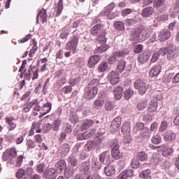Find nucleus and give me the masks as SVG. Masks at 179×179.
I'll return each mask as SVG.
<instances>
[{
  "mask_svg": "<svg viewBox=\"0 0 179 179\" xmlns=\"http://www.w3.org/2000/svg\"><path fill=\"white\" fill-rule=\"evenodd\" d=\"M162 160V155L160 154L153 153L150 162L152 164H159Z\"/></svg>",
  "mask_w": 179,
  "mask_h": 179,
  "instance_id": "obj_31",
  "label": "nucleus"
},
{
  "mask_svg": "<svg viewBox=\"0 0 179 179\" xmlns=\"http://www.w3.org/2000/svg\"><path fill=\"white\" fill-rule=\"evenodd\" d=\"M134 88L136 90H138V92L141 96H143L149 89V85L143 82L142 79H137L134 82Z\"/></svg>",
  "mask_w": 179,
  "mask_h": 179,
  "instance_id": "obj_2",
  "label": "nucleus"
},
{
  "mask_svg": "<svg viewBox=\"0 0 179 179\" xmlns=\"http://www.w3.org/2000/svg\"><path fill=\"white\" fill-rule=\"evenodd\" d=\"M173 152H174V150L172 148H168L163 150L162 155H164V157H169V156H171Z\"/></svg>",
  "mask_w": 179,
  "mask_h": 179,
  "instance_id": "obj_55",
  "label": "nucleus"
},
{
  "mask_svg": "<svg viewBox=\"0 0 179 179\" xmlns=\"http://www.w3.org/2000/svg\"><path fill=\"white\" fill-rule=\"evenodd\" d=\"M156 110H157V102H151L150 103V106L148 107V111H150V113H153L156 111Z\"/></svg>",
  "mask_w": 179,
  "mask_h": 179,
  "instance_id": "obj_53",
  "label": "nucleus"
},
{
  "mask_svg": "<svg viewBox=\"0 0 179 179\" xmlns=\"http://www.w3.org/2000/svg\"><path fill=\"white\" fill-rule=\"evenodd\" d=\"M140 32H141V29H134L131 33V41H138V40H140Z\"/></svg>",
  "mask_w": 179,
  "mask_h": 179,
  "instance_id": "obj_30",
  "label": "nucleus"
},
{
  "mask_svg": "<svg viewBox=\"0 0 179 179\" xmlns=\"http://www.w3.org/2000/svg\"><path fill=\"white\" fill-rule=\"evenodd\" d=\"M104 106V99L101 97H98L93 103L94 108L99 110Z\"/></svg>",
  "mask_w": 179,
  "mask_h": 179,
  "instance_id": "obj_28",
  "label": "nucleus"
},
{
  "mask_svg": "<svg viewBox=\"0 0 179 179\" xmlns=\"http://www.w3.org/2000/svg\"><path fill=\"white\" fill-rule=\"evenodd\" d=\"M108 69V64L106 62H101L98 66L99 72L103 73Z\"/></svg>",
  "mask_w": 179,
  "mask_h": 179,
  "instance_id": "obj_38",
  "label": "nucleus"
},
{
  "mask_svg": "<svg viewBox=\"0 0 179 179\" xmlns=\"http://www.w3.org/2000/svg\"><path fill=\"white\" fill-rule=\"evenodd\" d=\"M26 176L24 172V169H21L17 171L16 178H22L23 176Z\"/></svg>",
  "mask_w": 179,
  "mask_h": 179,
  "instance_id": "obj_63",
  "label": "nucleus"
},
{
  "mask_svg": "<svg viewBox=\"0 0 179 179\" xmlns=\"http://www.w3.org/2000/svg\"><path fill=\"white\" fill-rule=\"evenodd\" d=\"M67 162L71 164V166H73V167H76V166H78V159L73 156L71 155L68 159Z\"/></svg>",
  "mask_w": 179,
  "mask_h": 179,
  "instance_id": "obj_44",
  "label": "nucleus"
},
{
  "mask_svg": "<svg viewBox=\"0 0 179 179\" xmlns=\"http://www.w3.org/2000/svg\"><path fill=\"white\" fill-rule=\"evenodd\" d=\"M103 29H104V25L101 24H98L96 25H94L90 31L91 36H97V34H99L101 31H103Z\"/></svg>",
  "mask_w": 179,
  "mask_h": 179,
  "instance_id": "obj_14",
  "label": "nucleus"
},
{
  "mask_svg": "<svg viewBox=\"0 0 179 179\" xmlns=\"http://www.w3.org/2000/svg\"><path fill=\"white\" fill-rule=\"evenodd\" d=\"M17 153L16 152V148H13L10 149H7L5 152L3 154V160L6 162L9 160V159H13V157H16Z\"/></svg>",
  "mask_w": 179,
  "mask_h": 179,
  "instance_id": "obj_6",
  "label": "nucleus"
},
{
  "mask_svg": "<svg viewBox=\"0 0 179 179\" xmlns=\"http://www.w3.org/2000/svg\"><path fill=\"white\" fill-rule=\"evenodd\" d=\"M115 103L114 102L107 100L105 103V108L107 111H111L114 108Z\"/></svg>",
  "mask_w": 179,
  "mask_h": 179,
  "instance_id": "obj_42",
  "label": "nucleus"
},
{
  "mask_svg": "<svg viewBox=\"0 0 179 179\" xmlns=\"http://www.w3.org/2000/svg\"><path fill=\"white\" fill-rule=\"evenodd\" d=\"M72 176H73V168L72 166L66 167L64 171L65 178L69 179Z\"/></svg>",
  "mask_w": 179,
  "mask_h": 179,
  "instance_id": "obj_35",
  "label": "nucleus"
},
{
  "mask_svg": "<svg viewBox=\"0 0 179 179\" xmlns=\"http://www.w3.org/2000/svg\"><path fill=\"white\" fill-rule=\"evenodd\" d=\"M167 52H169V46L160 48L157 53L159 54V57L160 56L163 57L166 55Z\"/></svg>",
  "mask_w": 179,
  "mask_h": 179,
  "instance_id": "obj_54",
  "label": "nucleus"
},
{
  "mask_svg": "<svg viewBox=\"0 0 179 179\" xmlns=\"http://www.w3.org/2000/svg\"><path fill=\"white\" fill-rule=\"evenodd\" d=\"M104 172L106 176L110 177L111 176H113V174H115V168H114L113 166L108 165L104 168Z\"/></svg>",
  "mask_w": 179,
  "mask_h": 179,
  "instance_id": "obj_29",
  "label": "nucleus"
},
{
  "mask_svg": "<svg viewBox=\"0 0 179 179\" xmlns=\"http://www.w3.org/2000/svg\"><path fill=\"white\" fill-rule=\"evenodd\" d=\"M151 142L154 145H159V143H162V137L159 135L153 136L151 138Z\"/></svg>",
  "mask_w": 179,
  "mask_h": 179,
  "instance_id": "obj_49",
  "label": "nucleus"
},
{
  "mask_svg": "<svg viewBox=\"0 0 179 179\" xmlns=\"http://www.w3.org/2000/svg\"><path fill=\"white\" fill-rule=\"evenodd\" d=\"M100 61V56L99 55H93L88 59V66L89 68H93L94 65L97 64Z\"/></svg>",
  "mask_w": 179,
  "mask_h": 179,
  "instance_id": "obj_23",
  "label": "nucleus"
},
{
  "mask_svg": "<svg viewBox=\"0 0 179 179\" xmlns=\"http://www.w3.org/2000/svg\"><path fill=\"white\" fill-rule=\"evenodd\" d=\"M165 142H173L176 139V134L173 131L169 130L164 135Z\"/></svg>",
  "mask_w": 179,
  "mask_h": 179,
  "instance_id": "obj_20",
  "label": "nucleus"
},
{
  "mask_svg": "<svg viewBox=\"0 0 179 179\" xmlns=\"http://www.w3.org/2000/svg\"><path fill=\"white\" fill-rule=\"evenodd\" d=\"M151 171L150 169H147L142 171V174L143 176V178L145 179H152V176H150Z\"/></svg>",
  "mask_w": 179,
  "mask_h": 179,
  "instance_id": "obj_59",
  "label": "nucleus"
},
{
  "mask_svg": "<svg viewBox=\"0 0 179 179\" xmlns=\"http://www.w3.org/2000/svg\"><path fill=\"white\" fill-rule=\"evenodd\" d=\"M107 79L111 85H117L120 82V73L112 71L108 74Z\"/></svg>",
  "mask_w": 179,
  "mask_h": 179,
  "instance_id": "obj_8",
  "label": "nucleus"
},
{
  "mask_svg": "<svg viewBox=\"0 0 179 179\" xmlns=\"http://www.w3.org/2000/svg\"><path fill=\"white\" fill-rule=\"evenodd\" d=\"M90 166L94 171H98L101 168V164L99 162L97 157H93L89 161Z\"/></svg>",
  "mask_w": 179,
  "mask_h": 179,
  "instance_id": "obj_9",
  "label": "nucleus"
},
{
  "mask_svg": "<svg viewBox=\"0 0 179 179\" xmlns=\"http://www.w3.org/2000/svg\"><path fill=\"white\" fill-rule=\"evenodd\" d=\"M47 17H48L47 11L45 10H42L37 15L36 22L38 23V19H40V20L42 21V23H45V22H47Z\"/></svg>",
  "mask_w": 179,
  "mask_h": 179,
  "instance_id": "obj_22",
  "label": "nucleus"
},
{
  "mask_svg": "<svg viewBox=\"0 0 179 179\" xmlns=\"http://www.w3.org/2000/svg\"><path fill=\"white\" fill-rule=\"evenodd\" d=\"M99 161L101 163H103V164H110V163H112L113 157L110 152H102L99 157Z\"/></svg>",
  "mask_w": 179,
  "mask_h": 179,
  "instance_id": "obj_7",
  "label": "nucleus"
},
{
  "mask_svg": "<svg viewBox=\"0 0 179 179\" xmlns=\"http://www.w3.org/2000/svg\"><path fill=\"white\" fill-rule=\"evenodd\" d=\"M162 72V66L160 65L155 66L150 71V78H156Z\"/></svg>",
  "mask_w": 179,
  "mask_h": 179,
  "instance_id": "obj_18",
  "label": "nucleus"
},
{
  "mask_svg": "<svg viewBox=\"0 0 179 179\" xmlns=\"http://www.w3.org/2000/svg\"><path fill=\"white\" fill-rule=\"evenodd\" d=\"M57 169L59 170H64L66 167V162L64 160H59L55 164Z\"/></svg>",
  "mask_w": 179,
  "mask_h": 179,
  "instance_id": "obj_47",
  "label": "nucleus"
},
{
  "mask_svg": "<svg viewBox=\"0 0 179 179\" xmlns=\"http://www.w3.org/2000/svg\"><path fill=\"white\" fill-rule=\"evenodd\" d=\"M80 82V76H76L73 78H71L69 82V85L71 86H75L77 83H79Z\"/></svg>",
  "mask_w": 179,
  "mask_h": 179,
  "instance_id": "obj_52",
  "label": "nucleus"
},
{
  "mask_svg": "<svg viewBox=\"0 0 179 179\" xmlns=\"http://www.w3.org/2000/svg\"><path fill=\"white\" fill-rule=\"evenodd\" d=\"M90 165H89L87 163L84 162L83 164V174H85V176H90V178H92V173L90 172Z\"/></svg>",
  "mask_w": 179,
  "mask_h": 179,
  "instance_id": "obj_33",
  "label": "nucleus"
},
{
  "mask_svg": "<svg viewBox=\"0 0 179 179\" xmlns=\"http://www.w3.org/2000/svg\"><path fill=\"white\" fill-rule=\"evenodd\" d=\"M6 122L9 125L8 131H14L16 128L15 118L13 117H8L6 118Z\"/></svg>",
  "mask_w": 179,
  "mask_h": 179,
  "instance_id": "obj_27",
  "label": "nucleus"
},
{
  "mask_svg": "<svg viewBox=\"0 0 179 179\" xmlns=\"http://www.w3.org/2000/svg\"><path fill=\"white\" fill-rule=\"evenodd\" d=\"M122 132L124 135H129V132H131V123L127 122L122 126Z\"/></svg>",
  "mask_w": 179,
  "mask_h": 179,
  "instance_id": "obj_32",
  "label": "nucleus"
},
{
  "mask_svg": "<svg viewBox=\"0 0 179 179\" xmlns=\"http://www.w3.org/2000/svg\"><path fill=\"white\" fill-rule=\"evenodd\" d=\"M37 50H38V47L37 46V42L34 41V45H33V48L29 51V57H30L31 58H33Z\"/></svg>",
  "mask_w": 179,
  "mask_h": 179,
  "instance_id": "obj_45",
  "label": "nucleus"
},
{
  "mask_svg": "<svg viewBox=\"0 0 179 179\" xmlns=\"http://www.w3.org/2000/svg\"><path fill=\"white\" fill-rule=\"evenodd\" d=\"M142 50H143V45H136L134 47V51L135 54H139V52H141Z\"/></svg>",
  "mask_w": 179,
  "mask_h": 179,
  "instance_id": "obj_64",
  "label": "nucleus"
},
{
  "mask_svg": "<svg viewBox=\"0 0 179 179\" xmlns=\"http://www.w3.org/2000/svg\"><path fill=\"white\" fill-rule=\"evenodd\" d=\"M150 37V33L146 28H140V41H146Z\"/></svg>",
  "mask_w": 179,
  "mask_h": 179,
  "instance_id": "obj_13",
  "label": "nucleus"
},
{
  "mask_svg": "<svg viewBox=\"0 0 179 179\" xmlns=\"http://www.w3.org/2000/svg\"><path fill=\"white\" fill-rule=\"evenodd\" d=\"M99 83V80L94 78L90 81V83L87 85L85 90V97L87 99V100H92L97 96V93H99V89L97 86Z\"/></svg>",
  "mask_w": 179,
  "mask_h": 179,
  "instance_id": "obj_1",
  "label": "nucleus"
},
{
  "mask_svg": "<svg viewBox=\"0 0 179 179\" xmlns=\"http://www.w3.org/2000/svg\"><path fill=\"white\" fill-rule=\"evenodd\" d=\"M178 12H179V6H177L176 4L173 8H171L169 11L171 17H176V16L178 15Z\"/></svg>",
  "mask_w": 179,
  "mask_h": 179,
  "instance_id": "obj_39",
  "label": "nucleus"
},
{
  "mask_svg": "<svg viewBox=\"0 0 179 179\" xmlns=\"http://www.w3.org/2000/svg\"><path fill=\"white\" fill-rule=\"evenodd\" d=\"M115 28L120 31H122V30H125V25H124V22L121 21H117L114 23Z\"/></svg>",
  "mask_w": 179,
  "mask_h": 179,
  "instance_id": "obj_40",
  "label": "nucleus"
},
{
  "mask_svg": "<svg viewBox=\"0 0 179 179\" xmlns=\"http://www.w3.org/2000/svg\"><path fill=\"white\" fill-rule=\"evenodd\" d=\"M137 159L141 162H146L148 160V154L145 152H140L137 155Z\"/></svg>",
  "mask_w": 179,
  "mask_h": 179,
  "instance_id": "obj_43",
  "label": "nucleus"
},
{
  "mask_svg": "<svg viewBox=\"0 0 179 179\" xmlns=\"http://www.w3.org/2000/svg\"><path fill=\"white\" fill-rule=\"evenodd\" d=\"M43 176L47 179H56L57 171L52 168H50L44 171Z\"/></svg>",
  "mask_w": 179,
  "mask_h": 179,
  "instance_id": "obj_12",
  "label": "nucleus"
},
{
  "mask_svg": "<svg viewBox=\"0 0 179 179\" xmlns=\"http://www.w3.org/2000/svg\"><path fill=\"white\" fill-rule=\"evenodd\" d=\"M61 125V120H57L53 123L52 131H58Z\"/></svg>",
  "mask_w": 179,
  "mask_h": 179,
  "instance_id": "obj_61",
  "label": "nucleus"
},
{
  "mask_svg": "<svg viewBox=\"0 0 179 179\" xmlns=\"http://www.w3.org/2000/svg\"><path fill=\"white\" fill-rule=\"evenodd\" d=\"M110 13H111L104 8L103 10L100 13V16L108 17V19H114V17H110Z\"/></svg>",
  "mask_w": 179,
  "mask_h": 179,
  "instance_id": "obj_58",
  "label": "nucleus"
},
{
  "mask_svg": "<svg viewBox=\"0 0 179 179\" xmlns=\"http://www.w3.org/2000/svg\"><path fill=\"white\" fill-rule=\"evenodd\" d=\"M73 179H101V177H100L97 173H94L91 178L90 176H86L85 174L80 173L76 175Z\"/></svg>",
  "mask_w": 179,
  "mask_h": 179,
  "instance_id": "obj_15",
  "label": "nucleus"
},
{
  "mask_svg": "<svg viewBox=\"0 0 179 179\" xmlns=\"http://www.w3.org/2000/svg\"><path fill=\"white\" fill-rule=\"evenodd\" d=\"M94 148V143L93 141H88L85 145V148L86 149V150H88V152H90V150H92Z\"/></svg>",
  "mask_w": 179,
  "mask_h": 179,
  "instance_id": "obj_57",
  "label": "nucleus"
},
{
  "mask_svg": "<svg viewBox=\"0 0 179 179\" xmlns=\"http://www.w3.org/2000/svg\"><path fill=\"white\" fill-rule=\"evenodd\" d=\"M101 33V34L98 35V41L102 44H104L107 42V38H106V31L103 30Z\"/></svg>",
  "mask_w": 179,
  "mask_h": 179,
  "instance_id": "obj_37",
  "label": "nucleus"
},
{
  "mask_svg": "<svg viewBox=\"0 0 179 179\" xmlns=\"http://www.w3.org/2000/svg\"><path fill=\"white\" fill-rule=\"evenodd\" d=\"M69 150H71V147L69 144L64 143L58 149V155H59L62 157H65L69 153Z\"/></svg>",
  "mask_w": 179,
  "mask_h": 179,
  "instance_id": "obj_10",
  "label": "nucleus"
},
{
  "mask_svg": "<svg viewBox=\"0 0 179 179\" xmlns=\"http://www.w3.org/2000/svg\"><path fill=\"white\" fill-rule=\"evenodd\" d=\"M112 152H111V155H112V157H113V159H115L116 160L120 159V157H121L122 155L121 152H120V143L118 142V141L115 140L113 141V144H112Z\"/></svg>",
  "mask_w": 179,
  "mask_h": 179,
  "instance_id": "obj_3",
  "label": "nucleus"
},
{
  "mask_svg": "<svg viewBox=\"0 0 179 179\" xmlns=\"http://www.w3.org/2000/svg\"><path fill=\"white\" fill-rule=\"evenodd\" d=\"M64 10V3L62 0H59L57 5V11L56 13V16H59L61 13H62V10Z\"/></svg>",
  "mask_w": 179,
  "mask_h": 179,
  "instance_id": "obj_50",
  "label": "nucleus"
},
{
  "mask_svg": "<svg viewBox=\"0 0 179 179\" xmlns=\"http://www.w3.org/2000/svg\"><path fill=\"white\" fill-rule=\"evenodd\" d=\"M34 104H36V103L35 102L29 103L27 105L24 106V108H22V112L23 113H29V111H30V108H31V107H33Z\"/></svg>",
  "mask_w": 179,
  "mask_h": 179,
  "instance_id": "obj_56",
  "label": "nucleus"
},
{
  "mask_svg": "<svg viewBox=\"0 0 179 179\" xmlns=\"http://www.w3.org/2000/svg\"><path fill=\"white\" fill-rule=\"evenodd\" d=\"M78 41L79 38L74 35L72 39L66 44L65 49L75 51L78 47Z\"/></svg>",
  "mask_w": 179,
  "mask_h": 179,
  "instance_id": "obj_5",
  "label": "nucleus"
},
{
  "mask_svg": "<svg viewBox=\"0 0 179 179\" xmlns=\"http://www.w3.org/2000/svg\"><path fill=\"white\" fill-rule=\"evenodd\" d=\"M150 58V52L149 50L143 51L141 54L138 55V61L140 64H145L148 62Z\"/></svg>",
  "mask_w": 179,
  "mask_h": 179,
  "instance_id": "obj_11",
  "label": "nucleus"
},
{
  "mask_svg": "<svg viewBox=\"0 0 179 179\" xmlns=\"http://www.w3.org/2000/svg\"><path fill=\"white\" fill-rule=\"evenodd\" d=\"M92 136L90 131H85L78 137V141H83L85 139H89Z\"/></svg>",
  "mask_w": 179,
  "mask_h": 179,
  "instance_id": "obj_48",
  "label": "nucleus"
},
{
  "mask_svg": "<svg viewBox=\"0 0 179 179\" xmlns=\"http://www.w3.org/2000/svg\"><path fill=\"white\" fill-rule=\"evenodd\" d=\"M41 117H43V115H45V114H48L50 111H51V103L48 102L45 103L41 108Z\"/></svg>",
  "mask_w": 179,
  "mask_h": 179,
  "instance_id": "obj_25",
  "label": "nucleus"
},
{
  "mask_svg": "<svg viewBox=\"0 0 179 179\" xmlns=\"http://www.w3.org/2000/svg\"><path fill=\"white\" fill-rule=\"evenodd\" d=\"M164 2H166V0H155L153 6L156 9H160V8H163Z\"/></svg>",
  "mask_w": 179,
  "mask_h": 179,
  "instance_id": "obj_41",
  "label": "nucleus"
},
{
  "mask_svg": "<svg viewBox=\"0 0 179 179\" xmlns=\"http://www.w3.org/2000/svg\"><path fill=\"white\" fill-rule=\"evenodd\" d=\"M134 90L131 89H127L125 90L124 93L125 100H129V99L134 96Z\"/></svg>",
  "mask_w": 179,
  "mask_h": 179,
  "instance_id": "obj_46",
  "label": "nucleus"
},
{
  "mask_svg": "<svg viewBox=\"0 0 179 179\" xmlns=\"http://www.w3.org/2000/svg\"><path fill=\"white\" fill-rule=\"evenodd\" d=\"M125 61L124 60H120L118 63L117 71V72H122L125 69Z\"/></svg>",
  "mask_w": 179,
  "mask_h": 179,
  "instance_id": "obj_51",
  "label": "nucleus"
},
{
  "mask_svg": "<svg viewBox=\"0 0 179 179\" xmlns=\"http://www.w3.org/2000/svg\"><path fill=\"white\" fill-rule=\"evenodd\" d=\"M168 50L167 58L168 59H173V58L177 55V50L176 48H174V46H173V45H169Z\"/></svg>",
  "mask_w": 179,
  "mask_h": 179,
  "instance_id": "obj_26",
  "label": "nucleus"
},
{
  "mask_svg": "<svg viewBox=\"0 0 179 179\" xmlns=\"http://www.w3.org/2000/svg\"><path fill=\"white\" fill-rule=\"evenodd\" d=\"M153 13H155V9H153V7L148 6L143 10L142 16L143 17H149L150 16H152Z\"/></svg>",
  "mask_w": 179,
  "mask_h": 179,
  "instance_id": "obj_24",
  "label": "nucleus"
},
{
  "mask_svg": "<svg viewBox=\"0 0 179 179\" xmlns=\"http://www.w3.org/2000/svg\"><path fill=\"white\" fill-rule=\"evenodd\" d=\"M113 93L115 100H121V99H122V95L124 94V89L122 87H117L115 88Z\"/></svg>",
  "mask_w": 179,
  "mask_h": 179,
  "instance_id": "obj_19",
  "label": "nucleus"
},
{
  "mask_svg": "<svg viewBox=\"0 0 179 179\" xmlns=\"http://www.w3.org/2000/svg\"><path fill=\"white\" fill-rule=\"evenodd\" d=\"M129 54V50L128 49H125L124 50H119L113 54V57L116 60L118 61L121 57H124L125 55H128Z\"/></svg>",
  "mask_w": 179,
  "mask_h": 179,
  "instance_id": "obj_21",
  "label": "nucleus"
},
{
  "mask_svg": "<svg viewBox=\"0 0 179 179\" xmlns=\"http://www.w3.org/2000/svg\"><path fill=\"white\" fill-rule=\"evenodd\" d=\"M32 128L37 134H40V132H41V129H40V123L34 122L32 124Z\"/></svg>",
  "mask_w": 179,
  "mask_h": 179,
  "instance_id": "obj_60",
  "label": "nucleus"
},
{
  "mask_svg": "<svg viewBox=\"0 0 179 179\" xmlns=\"http://www.w3.org/2000/svg\"><path fill=\"white\" fill-rule=\"evenodd\" d=\"M171 36V32L167 29H164L159 32V41H166V40H169Z\"/></svg>",
  "mask_w": 179,
  "mask_h": 179,
  "instance_id": "obj_17",
  "label": "nucleus"
},
{
  "mask_svg": "<svg viewBox=\"0 0 179 179\" xmlns=\"http://www.w3.org/2000/svg\"><path fill=\"white\" fill-rule=\"evenodd\" d=\"M134 171L132 169H128L123 171L118 176L119 179H128L131 177H134Z\"/></svg>",
  "mask_w": 179,
  "mask_h": 179,
  "instance_id": "obj_16",
  "label": "nucleus"
},
{
  "mask_svg": "<svg viewBox=\"0 0 179 179\" xmlns=\"http://www.w3.org/2000/svg\"><path fill=\"white\" fill-rule=\"evenodd\" d=\"M71 33V28L69 27H66L62 29V33L60 34V38L65 40Z\"/></svg>",
  "mask_w": 179,
  "mask_h": 179,
  "instance_id": "obj_34",
  "label": "nucleus"
},
{
  "mask_svg": "<svg viewBox=\"0 0 179 179\" xmlns=\"http://www.w3.org/2000/svg\"><path fill=\"white\" fill-rule=\"evenodd\" d=\"M121 117L118 116L115 117L111 122L110 127V132H113V134L117 132L118 129H120V127H121Z\"/></svg>",
  "mask_w": 179,
  "mask_h": 179,
  "instance_id": "obj_4",
  "label": "nucleus"
},
{
  "mask_svg": "<svg viewBox=\"0 0 179 179\" xmlns=\"http://www.w3.org/2000/svg\"><path fill=\"white\" fill-rule=\"evenodd\" d=\"M106 50H108V45H101L97 49V52H99V54H103V52H106Z\"/></svg>",
  "mask_w": 179,
  "mask_h": 179,
  "instance_id": "obj_62",
  "label": "nucleus"
},
{
  "mask_svg": "<svg viewBox=\"0 0 179 179\" xmlns=\"http://www.w3.org/2000/svg\"><path fill=\"white\" fill-rule=\"evenodd\" d=\"M94 122L93 120H85L82 125V129L83 131H85L86 129H89V128H90V127H92V125H93Z\"/></svg>",
  "mask_w": 179,
  "mask_h": 179,
  "instance_id": "obj_36",
  "label": "nucleus"
}]
</instances>
